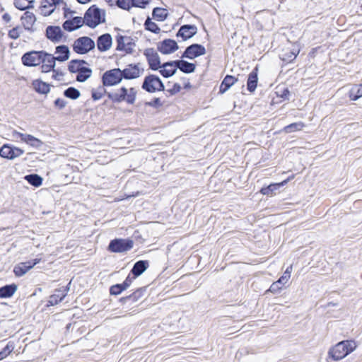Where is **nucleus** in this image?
<instances>
[{"instance_id": "nucleus-1", "label": "nucleus", "mask_w": 362, "mask_h": 362, "mask_svg": "<svg viewBox=\"0 0 362 362\" xmlns=\"http://www.w3.org/2000/svg\"><path fill=\"white\" fill-rule=\"evenodd\" d=\"M137 95V90L134 87L122 86L109 94V98L115 103L126 102L134 104Z\"/></svg>"}, {"instance_id": "nucleus-2", "label": "nucleus", "mask_w": 362, "mask_h": 362, "mask_svg": "<svg viewBox=\"0 0 362 362\" xmlns=\"http://www.w3.org/2000/svg\"><path fill=\"white\" fill-rule=\"evenodd\" d=\"M356 347L355 341H340L329 351V356L335 361L344 358Z\"/></svg>"}, {"instance_id": "nucleus-3", "label": "nucleus", "mask_w": 362, "mask_h": 362, "mask_svg": "<svg viewBox=\"0 0 362 362\" xmlns=\"http://www.w3.org/2000/svg\"><path fill=\"white\" fill-rule=\"evenodd\" d=\"M85 23L90 27L95 28L105 20V11L95 5L90 6L84 16Z\"/></svg>"}, {"instance_id": "nucleus-4", "label": "nucleus", "mask_w": 362, "mask_h": 362, "mask_svg": "<svg viewBox=\"0 0 362 362\" xmlns=\"http://www.w3.org/2000/svg\"><path fill=\"white\" fill-rule=\"evenodd\" d=\"M95 42L88 37H81L73 44V50L79 54H85L95 48Z\"/></svg>"}, {"instance_id": "nucleus-5", "label": "nucleus", "mask_w": 362, "mask_h": 362, "mask_svg": "<svg viewBox=\"0 0 362 362\" xmlns=\"http://www.w3.org/2000/svg\"><path fill=\"white\" fill-rule=\"evenodd\" d=\"M11 135L14 141H19L18 139H20L21 142L34 148H40L43 144V142L40 139L29 134H24L14 130L12 132Z\"/></svg>"}, {"instance_id": "nucleus-6", "label": "nucleus", "mask_w": 362, "mask_h": 362, "mask_svg": "<svg viewBox=\"0 0 362 362\" xmlns=\"http://www.w3.org/2000/svg\"><path fill=\"white\" fill-rule=\"evenodd\" d=\"M142 88L148 93H155L163 90L164 85L158 76L151 74L145 77Z\"/></svg>"}, {"instance_id": "nucleus-7", "label": "nucleus", "mask_w": 362, "mask_h": 362, "mask_svg": "<svg viewBox=\"0 0 362 362\" xmlns=\"http://www.w3.org/2000/svg\"><path fill=\"white\" fill-rule=\"evenodd\" d=\"M46 52L43 51H32L25 53L22 58V63L26 66H37L41 64Z\"/></svg>"}, {"instance_id": "nucleus-8", "label": "nucleus", "mask_w": 362, "mask_h": 362, "mask_svg": "<svg viewBox=\"0 0 362 362\" xmlns=\"http://www.w3.org/2000/svg\"><path fill=\"white\" fill-rule=\"evenodd\" d=\"M24 153V151L17 146L11 144H4L0 148V156L7 160H14L21 157Z\"/></svg>"}, {"instance_id": "nucleus-9", "label": "nucleus", "mask_w": 362, "mask_h": 362, "mask_svg": "<svg viewBox=\"0 0 362 362\" xmlns=\"http://www.w3.org/2000/svg\"><path fill=\"white\" fill-rule=\"evenodd\" d=\"M123 78L122 70L113 69L107 71L103 76V83L105 86H112L119 83Z\"/></svg>"}, {"instance_id": "nucleus-10", "label": "nucleus", "mask_w": 362, "mask_h": 362, "mask_svg": "<svg viewBox=\"0 0 362 362\" xmlns=\"http://www.w3.org/2000/svg\"><path fill=\"white\" fill-rule=\"evenodd\" d=\"M133 241L129 239H115L110 242L108 250L112 252H124L133 247Z\"/></svg>"}, {"instance_id": "nucleus-11", "label": "nucleus", "mask_w": 362, "mask_h": 362, "mask_svg": "<svg viewBox=\"0 0 362 362\" xmlns=\"http://www.w3.org/2000/svg\"><path fill=\"white\" fill-rule=\"evenodd\" d=\"M144 54L146 57L149 67L152 70H158L160 67V61L157 52L153 48H148L144 50Z\"/></svg>"}, {"instance_id": "nucleus-12", "label": "nucleus", "mask_w": 362, "mask_h": 362, "mask_svg": "<svg viewBox=\"0 0 362 362\" xmlns=\"http://www.w3.org/2000/svg\"><path fill=\"white\" fill-rule=\"evenodd\" d=\"M40 262V259H35L32 261L21 262L16 264L13 268V273L18 277L25 275L29 270L33 269Z\"/></svg>"}, {"instance_id": "nucleus-13", "label": "nucleus", "mask_w": 362, "mask_h": 362, "mask_svg": "<svg viewBox=\"0 0 362 362\" xmlns=\"http://www.w3.org/2000/svg\"><path fill=\"white\" fill-rule=\"evenodd\" d=\"M206 54V49L204 46L199 44H193L189 46L182 54V57H186L190 59H193L199 56L204 55Z\"/></svg>"}, {"instance_id": "nucleus-14", "label": "nucleus", "mask_w": 362, "mask_h": 362, "mask_svg": "<svg viewBox=\"0 0 362 362\" xmlns=\"http://www.w3.org/2000/svg\"><path fill=\"white\" fill-rule=\"evenodd\" d=\"M62 3V0H42L40 7V12L44 16L51 15L57 6Z\"/></svg>"}, {"instance_id": "nucleus-15", "label": "nucleus", "mask_w": 362, "mask_h": 362, "mask_svg": "<svg viewBox=\"0 0 362 362\" xmlns=\"http://www.w3.org/2000/svg\"><path fill=\"white\" fill-rule=\"evenodd\" d=\"M158 49L164 54H169L178 49L177 42L170 39L164 40L158 45Z\"/></svg>"}, {"instance_id": "nucleus-16", "label": "nucleus", "mask_w": 362, "mask_h": 362, "mask_svg": "<svg viewBox=\"0 0 362 362\" xmlns=\"http://www.w3.org/2000/svg\"><path fill=\"white\" fill-rule=\"evenodd\" d=\"M143 69L139 65L130 64L127 66L122 73L126 79H134L139 77L143 73Z\"/></svg>"}, {"instance_id": "nucleus-17", "label": "nucleus", "mask_w": 362, "mask_h": 362, "mask_svg": "<svg viewBox=\"0 0 362 362\" xmlns=\"http://www.w3.org/2000/svg\"><path fill=\"white\" fill-rule=\"evenodd\" d=\"M40 66L42 73H49L50 71L55 72L54 67L56 66V61L54 59V56L46 52V56L43 57Z\"/></svg>"}, {"instance_id": "nucleus-18", "label": "nucleus", "mask_w": 362, "mask_h": 362, "mask_svg": "<svg viewBox=\"0 0 362 362\" xmlns=\"http://www.w3.org/2000/svg\"><path fill=\"white\" fill-rule=\"evenodd\" d=\"M118 50L124 51L126 53L132 52L134 45L129 37L119 36L117 39Z\"/></svg>"}, {"instance_id": "nucleus-19", "label": "nucleus", "mask_w": 362, "mask_h": 362, "mask_svg": "<svg viewBox=\"0 0 362 362\" xmlns=\"http://www.w3.org/2000/svg\"><path fill=\"white\" fill-rule=\"evenodd\" d=\"M46 35L53 42H59L63 37L62 29L59 26H48L46 29Z\"/></svg>"}, {"instance_id": "nucleus-20", "label": "nucleus", "mask_w": 362, "mask_h": 362, "mask_svg": "<svg viewBox=\"0 0 362 362\" xmlns=\"http://www.w3.org/2000/svg\"><path fill=\"white\" fill-rule=\"evenodd\" d=\"M85 23L84 18L78 16L67 19L63 24L64 30L68 31H73L81 28Z\"/></svg>"}, {"instance_id": "nucleus-21", "label": "nucleus", "mask_w": 362, "mask_h": 362, "mask_svg": "<svg viewBox=\"0 0 362 362\" xmlns=\"http://www.w3.org/2000/svg\"><path fill=\"white\" fill-rule=\"evenodd\" d=\"M197 32V28L194 25H182L177 34V37H181L184 40L191 38Z\"/></svg>"}, {"instance_id": "nucleus-22", "label": "nucleus", "mask_w": 362, "mask_h": 362, "mask_svg": "<svg viewBox=\"0 0 362 362\" xmlns=\"http://www.w3.org/2000/svg\"><path fill=\"white\" fill-rule=\"evenodd\" d=\"M159 69L162 76L165 78L170 77L177 71L176 61L164 63Z\"/></svg>"}, {"instance_id": "nucleus-23", "label": "nucleus", "mask_w": 362, "mask_h": 362, "mask_svg": "<svg viewBox=\"0 0 362 362\" xmlns=\"http://www.w3.org/2000/svg\"><path fill=\"white\" fill-rule=\"evenodd\" d=\"M21 22L22 25L25 28V30H33V26L36 21V17L35 14L30 11H26L21 16Z\"/></svg>"}, {"instance_id": "nucleus-24", "label": "nucleus", "mask_w": 362, "mask_h": 362, "mask_svg": "<svg viewBox=\"0 0 362 362\" xmlns=\"http://www.w3.org/2000/svg\"><path fill=\"white\" fill-rule=\"evenodd\" d=\"M56 56L54 57L55 61L66 62L69 59L70 50L66 45H59L56 47Z\"/></svg>"}, {"instance_id": "nucleus-25", "label": "nucleus", "mask_w": 362, "mask_h": 362, "mask_svg": "<svg viewBox=\"0 0 362 362\" xmlns=\"http://www.w3.org/2000/svg\"><path fill=\"white\" fill-rule=\"evenodd\" d=\"M112 37L109 34L100 36L97 41L98 49L101 52L108 50L112 46Z\"/></svg>"}, {"instance_id": "nucleus-26", "label": "nucleus", "mask_w": 362, "mask_h": 362, "mask_svg": "<svg viewBox=\"0 0 362 362\" xmlns=\"http://www.w3.org/2000/svg\"><path fill=\"white\" fill-rule=\"evenodd\" d=\"M33 88L40 94H47L50 91L49 83L42 81L40 79H35L32 82Z\"/></svg>"}, {"instance_id": "nucleus-27", "label": "nucleus", "mask_w": 362, "mask_h": 362, "mask_svg": "<svg viewBox=\"0 0 362 362\" xmlns=\"http://www.w3.org/2000/svg\"><path fill=\"white\" fill-rule=\"evenodd\" d=\"M287 182L288 180H284L279 183L271 184L266 187L262 188L260 192L264 195L272 196L280 187L284 186Z\"/></svg>"}, {"instance_id": "nucleus-28", "label": "nucleus", "mask_w": 362, "mask_h": 362, "mask_svg": "<svg viewBox=\"0 0 362 362\" xmlns=\"http://www.w3.org/2000/svg\"><path fill=\"white\" fill-rule=\"evenodd\" d=\"M275 95L279 98L276 103H280L289 99L290 92L285 86L279 85L276 87Z\"/></svg>"}, {"instance_id": "nucleus-29", "label": "nucleus", "mask_w": 362, "mask_h": 362, "mask_svg": "<svg viewBox=\"0 0 362 362\" xmlns=\"http://www.w3.org/2000/svg\"><path fill=\"white\" fill-rule=\"evenodd\" d=\"M176 64L177 68L184 73L190 74L195 70L196 66L193 63H189L185 60H177Z\"/></svg>"}, {"instance_id": "nucleus-30", "label": "nucleus", "mask_w": 362, "mask_h": 362, "mask_svg": "<svg viewBox=\"0 0 362 362\" xmlns=\"http://www.w3.org/2000/svg\"><path fill=\"white\" fill-rule=\"evenodd\" d=\"M18 286L15 284L6 285L0 288V298H10L17 291Z\"/></svg>"}, {"instance_id": "nucleus-31", "label": "nucleus", "mask_w": 362, "mask_h": 362, "mask_svg": "<svg viewBox=\"0 0 362 362\" xmlns=\"http://www.w3.org/2000/svg\"><path fill=\"white\" fill-rule=\"evenodd\" d=\"M288 279L282 275L279 279L274 282L270 288L268 289V292L276 293L282 289V286H284L288 281Z\"/></svg>"}, {"instance_id": "nucleus-32", "label": "nucleus", "mask_w": 362, "mask_h": 362, "mask_svg": "<svg viewBox=\"0 0 362 362\" xmlns=\"http://www.w3.org/2000/svg\"><path fill=\"white\" fill-rule=\"evenodd\" d=\"M257 69L252 71L248 76L247 79V90L250 92H253L257 87Z\"/></svg>"}, {"instance_id": "nucleus-33", "label": "nucleus", "mask_w": 362, "mask_h": 362, "mask_svg": "<svg viewBox=\"0 0 362 362\" xmlns=\"http://www.w3.org/2000/svg\"><path fill=\"white\" fill-rule=\"evenodd\" d=\"M148 263L146 261L137 262L133 269H132V274L135 277L140 276L148 267Z\"/></svg>"}, {"instance_id": "nucleus-34", "label": "nucleus", "mask_w": 362, "mask_h": 362, "mask_svg": "<svg viewBox=\"0 0 362 362\" xmlns=\"http://www.w3.org/2000/svg\"><path fill=\"white\" fill-rule=\"evenodd\" d=\"M237 81V79L232 76H226L220 86V92L223 93L227 91Z\"/></svg>"}, {"instance_id": "nucleus-35", "label": "nucleus", "mask_w": 362, "mask_h": 362, "mask_svg": "<svg viewBox=\"0 0 362 362\" xmlns=\"http://www.w3.org/2000/svg\"><path fill=\"white\" fill-rule=\"evenodd\" d=\"M86 62L83 60H71L69 64V70L73 73H78L83 69H86L84 66Z\"/></svg>"}, {"instance_id": "nucleus-36", "label": "nucleus", "mask_w": 362, "mask_h": 362, "mask_svg": "<svg viewBox=\"0 0 362 362\" xmlns=\"http://www.w3.org/2000/svg\"><path fill=\"white\" fill-rule=\"evenodd\" d=\"M25 180L31 185L38 187L42 184V178L37 174H31L25 176Z\"/></svg>"}, {"instance_id": "nucleus-37", "label": "nucleus", "mask_w": 362, "mask_h": 362, "mask_svg": "<svg viewBox=\"0 0 362 362\" xmlns=\"http://www.w3.org/2000/svg\"><path fill=\"white\" fill-rule=\"evenodd\" d=\"M304 127H305V124L303 122H295V123H292L289 125L286 126L283 129V132L286 134H289V133L295 132L297 131H300Z\"/></svg>"}, {"instance_id": "nucleus-38", "label": "nucleus", "mask_w": 362, "mask_h": 362, "mask_svg": "<svg viewBox=\"0 0 362 362\" xmlns=\"http://www.w3.org/2000/svg\"><path fill=\"white\" fill-rule=\"evenodd\" d=\"M349 97L351 100L356 101L362 97V84L359 86L352 87L349 92Z\"/></svg>"}, {"instance_id": "nucleus-39", "label": "nucleus", "mask_w": 362, "mask_h": 362, "mask_svg": "<svg viewBox=\"0 0 362 362\" xmlns=\"http://www.w3.org/2000/svg\"><path fill=\"white\" fill-rule=\"evenodd\" d=\"M91 74L92 70L86 67L77 73L76 80L79 82H84L90 77Z\"/></svg>"}, {"instance_id": "nucleus-40", "label": "nucleus", "mask_w": 362, "mask_h": 362, "mask_svg": "<svg viewBox=\"0 0 362 362\" xmlns=\"http://www.w3.org/2000/svg\"><path fill=\"white\" fill-rule=\"evenodd\" d=\"M33 0H15L14 5L19 10H25L31 7Z\"/></svg>"}, {"instance_id": "nucleus-41", "label": "nucleus", "mask_w": 362, "mask_h": 362, "mask_svg": "<svg viewBox=\"0 0 362 362\" xmlns=\"http://www.w3.org/2000/svg\"><path fill=\"white\" fill-rule=\"evenodd\" d=\"M153 16L158 21H164L167 16V12L163 8H156L153 11Z\"/></svg>"}, {"instance_id": "nucleus-42", "label": "nucleus", "mask_w": 362, "mask_h": 362, "mask_svg": "<svg viewBox=\"0 0 362 362\" xmlns=\"http://www.w3.org/2000/svg\"><path fill=\"white\" fill-rule=\"evenodd\" d=\"M80 92L77 89L70 87L64 91V95L69 98L76 100L80 97Z\"/></svg>"}, {"instance_id": "nucleus-43", "label": "nucleus", "mask_w": 362, "mask_h": 362, "mask_svg": "<svg viewBox=\"0 0 362 362\" xmlns=\"http://www.w3.org/2000/svg\"><path fill=\"white\" fill-rule=\"evenodd\" d=\"M105 92L103 86H100L97 88L92 90V98L94 100H98L102 98Z\"/></svg>"}, {"instance_id": "nucleus-44", "label": "nucleus", "mask_w": 362, "mask_h": 362, "mask_svg": "<svg viewBox=\"0 0 362 362\" xmlns=\"http://www.w3.org/2000/svg\"><path fill=\"white\" fill-rule=\"evenodd\" d=\"M145 27L146 30L154 33H158L160 30L159 27L149 18L146 21Z\"/></svg>"}, {"instance_id": "nucleus-45", "label": "nucleus", "mask_w": 362, "mask_h": 362, "mask_svg": "<svg viewBox=\"0 0 362 362\" xmlns=\"http://www.w3.org/2000/svg\"><path fill=\"white\" fill-rule=\"evenodd\" d=\"M298 54L299 49H295L288 54L285 53L284 54H283L282 59L287 62H292L296 58Z\"/></svg>"}, {"instance_id": "nucleus-46", "label": "nucleus", "mask_w": 362, "mask_h": 362, "mask_svg": "<svg viewBox=\"0 0 362 362\" xmlns=\"http://www.w3.org/2000/svg\"><path fill=\"white\" fill-rule=\"evenodd\" d=\"M66 293H62V294H54L52 295L49 297V299L48 300V303L50 305H54L57 304L59 302H61L63 298L65 297Z\"/></svg>"}, {"instance_id": "nucleus-47", "label": "nucleus", "mask_w": 362, "mask_h": 362, "mask_svg": "<svg viewBox=\"0 0 362 362\" xmlns=\"http://www.w3.org/2000/svg\"><path fill=\"white\" fill-rule=\"evenodd\" d=\"M117 4L121 8L129 10L132 7V0H117Z\"/></svg>"}, {"instance_id": "nucleus-48", "label": "nucleus", "mask_w": 362, "mask_h": 362, "mask_svg": "<svg viewBox=\"0 0 362 362\" xmlns=\"http://www.w3.org/2000/svg\"><path fill=\"white\" fill-rule=\"evenodd\" d=\"M168 86H170V88L168 90V91L171 95L177 94V93H178L181 90V86L179 83H174L171 84V83H169Z\"/></svg>"}, {"instance_id": "nucleus-49", "label": "nucleus", "mask_w": 362, "mask_h": 362, "mask_svg": "<svg viewBox=\"0 0 362 362\" xmlns=\"http://www.w3.org/2000/svg\"><path fill=\"white\" fill-rule=\"evenodd\" d=\"M123 291H124V289L121 284H116L110 288V293L112 295H119Z\"/></svg>"}, {"instance_id": "nucleus-50", "label": "nucleus", "mask_w": 362, "mask_h": 362, "mask_svg": "<svg viewBox=\"0 0 362 362\" xmlns=\"http://www.w3.org/2000/svg\"><path fill=\"white\" fill-rule=\"evenodd\" d=\"M149 0H132V6L145 8Z\"/></svg>"}, {"instance_id": "nucleus-51", "label": "nucleus", "mask_w": 362, "mask_h": 362, "mask_svg": "<svg viewBox=\"0 0 362 362\" xmlns=\"http://www.w3.org/2000/svg\"><path fill=\"white\" fill-rule=\"evenodd\" d=\"M20 35H21V32H20V28L18 27L11 29L8 33V36L11 39H14V40L18 39L20 37Z\"/></svg>"}, {"instance_id": "nucleus-52", "label": "nucleus", "mask_w": 362, "mask_h": 362, "mask_svg": "<svg viewBox=\"0 0 362 362\" xmlns=\"http://www.w3.org/2000/svg\"><path fill=\"white\" fill-rule=\"evenodd\" d=\"M13 349V347L11 348L9 345H7L4 351L0 352V361L11 353Z\"/></svg>"}, {"instance_id": "nucleus-53", "label": "nucleus", "mask_w": 362, "mask_h": 362, "mask_svg": "<svg viewBox=\"0 0 362 362\" xmlns=\"http://www.w3.org/2000/svg\"><path fill=\"white\" fill-rule=\"evenodd\" d=\"M54 104L57 107H58L59 109H62L65 107L66 105V102L62 100V99H60V98H57L55 102H54Z\"/></svg>"}, {"instance_id": "nucleus-54", "label": "nucleus", "mask_w": 362, "mask_h": 362, "mask_svg": "<svg viewBox=\"0 0 362 362\" xmlns=\"http://www.w3.org/2000/svg\"><path fill=\"white\" fill-rule=\"evenodd\" d=\"M141 296V292L139 291H137L136 292L134 293L132 296H129L127 297L126 298H123L122 300L127 299V298H132L134 300H137L139 298H140Z\"/></svg>"}, {"instance_id": "nucleus-55", "label": "nucleus", "mask_w": 362, "mask_h": 362, "mask_svg": "<svg viewBox=\"0 0 362 362\" xmlns=\"http://www.w3.org/2000/svg\"><path fill=\"white\" fill-rule=\"evenodd\" d=\"M132 279L129 276H128L125 279V281L122 284H121V285L122 286L124 290H126L128 287H129V286L132 284Z\"/></svg>"}, {"instance_id": "nucleus-56", "label": "nucleus", "mask_w": 362, "mask_h": 362, "mask_svg": "<svg viewBox=\"0 0 362 362\" xmlns=\"http://www.w3.org/2000/svg\"><path fill=\"white\" fill-rule=\"evenodd\" d=\"M293 271V267L292 265L289 266L286 269V271L284 272V273L283 274V275L288 278V279H290L291 278V274Z\"/></svg>"}, {"instance_id": "nucleus-57", "label": "nucleus", "mask_w": 362, "mask_h": 362, "mask_svg": "<svg viewBox=\"0 0 362 362\" xmlns=\"http://www.w3.org/2000/svg\"><path fill=\"white\" fill-rule=\"evenodd\" d=\"M2 18L6 22H9L11 19V16L8 13H4L2 16Z\"/></svg>"}, {"instance_id": "nucleus-58", "label": "nucleus", "mask_w": 362, "mask_h": 362, "mask_svg": "<svg viewBox=\"0 0 362 362\" xmlns=\"http://www.w3.org/2000/svg\"><path fill=\"white\" fill-rule=\"evenodd\" d=\"M90 0H77V1L80 4H87L90 1Z\"/></svg>"}, {"instance_id": "nucleus-59", "label": "nucleus", "mask_w": 362, "mask_h": 362, "mask_svg": "<svg viewBox=\"0 0 362 362\" xmlns=\"http://www.w3.org/2000/svg\"><path fill=\"white\" fill-rule=\"evenodd\" d=\"M72 12L71 11H69L68 10H65L64 11V16L65 18H68L69 17V14H71Z\"/></svg>"}, {"instance_id": "nucleus-60", "label": "nucleus", "mask_w": 362, "mask_h": 362, "mask_svg": "<svg viewBox=\"0 0 362 362\" xmlns=\"http://www.w3.org/2000/svg\"><path fill=\"white\" fill-rule=\"evenodd\" d=\"M293 178H294V175H293L290 176V177H289L288 179H286V180H288V181H290V180H293Z\"/></svg>"}, {"instance_id": "nucleus-61", "label": "nucleus", "mask_w": 362, "mask_h": 362, "mask_svg": "<svg viewBox=\"0 0 362 362\" xmlns=\"http://www.w3.org/2000/svg\"><path fill=\"white\" fill-rule=\"evenodd\" d=\"M108 4H112V3L114 2V0H105Z\"/></svg>"}, {"instance_id": "nucleus-62", "label": "nucleus", "mask_w": 362, "mask_h": 362, "mask_svg": "<svg viewBox=\"0 0 362 362\" xmlns=\"http://www.w3.org/2000/svg\"><path fill=\"white\" fill-rule=\"evenodd\" d=\"M59 76V74L57 73L52 76L53 78H57Z\"/></svg>"}]
</instances>
